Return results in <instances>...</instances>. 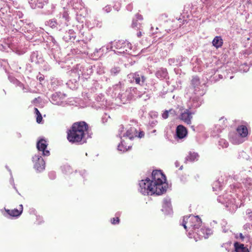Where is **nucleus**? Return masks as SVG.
I'll list each match as a JSON object with an SVG mask.
<instances>
[{
    "label": "nucleus",
    "mask_w": 252,
    "mask_h": 252,
    "mask_svg": "<svg viewBox=\"0 0 252 252\" xmlns=\"http://www.w3.org/2000/svg\"><path fill=\"white\" fill-rule=\"evenodd\" d=\"M88 128V125L84 122L74 123L67 132V138L72 143L82 144L86 142L88 137L86 132Z\"/></svg>",
    "instance_id": "f257e3e1"
},
{
    "label": "nucleus",
    "mask_w": 252,
    "mask_h": 252,
    "mask_svg": "<svg viewBox=\"0 0 252 252\" xmlns=\"http://www.w3.org/2000/svg\"><path fill=\"white\" fill-rule=\"evenodd\" d=\"M201 223V220L198 216L189 215L184 218L182 225L186 231L188 232V236L189 238L193 237L195 241H197V239L194 234L199 229Z\"/></svg>",
    "instance_id": "f03ea898"
},
{
    "label": "nucleus",
    "mask_w": 252,
    "mask_h": 252,
    "mask_svg": "<svg viewBox=\"0 0 252 252\" xmlns=\"http://www.w3.org/2000/svg\"><path fill=\"white\" fill-rule=\"evenodd\" d=\"M150 180L158 191V195H160L166 191L167 184L165 182V176L160 170H154Z\"/></svg>",
    "instance_id": "7ed1b4c3"
},
{
    "label": "nucleus",
    "mask_w": 252,
    "mask_h": 252,
    "mask_svg": "<svg viewBox=\"0 0 252 252\" xmlns=\"http://www.w3.org/2000/svg\"><path fill=\"white\" fill-rule=\"evenodd\" d=\"M139 191L144 195H158V191L153 186V183L149 178L142 180L139 183Z\"/></svg>",
    "instance_id": "20e7f679"
},
{
    "label": "nucleus",
    "mask_w": 252,
    "mask_h": 252,
    "mask_svg": "<svg viewBox=\"0 0 252 252\" xmlns=\"http://www.w3.org/2000/svg\"><path fill=\"white\" fill-rule=\"evenodd\" d=\"M237 134L231 138V141L234 144H239L243 142L242 138L245 137L248 135V129L246 126H240L237 128Z\"/></svg>",
    "instance_id": "39448f33"
},
{
    "label": "nucleus",
    "mask_w": 252,
    "mask_h": 252,
    "mask_svg": "<svg viewBox=\"0 0 252 252\" xmlns=\"http://www.w3.org/2000/svg\"><path fill=\"white\" fill-rule=\"evenodd\" d=\"M199 93L195 94L194 93L189 99L187 102V106L190 110H195L200 107L203 103V100Z\"/></svg>",
    "instance_id": "423d86ee"
},
{
    "label": "nucleus",
    "mask_w": 252,
    "mask_h": 252,
    "mask_svg": "<svg viewBox=\"0 0 252 252\" xmlns=\"http://www.w3.org/2000/svg\"><path fill=\"white\" fill-rule=\"evenodd\" d=\"M137 92V90L136 88L131 87L127 89L123 94H119V96L123 103H125L126 101H129L136 96Z\"/></svg>",
    "instance_id": "0eeeda50"
},
{
    "label": "nucleus",
    "mask_w": 252,
    "mask_h": 252,
    "mask_svg": "<svg viewBox=\"0 0 252 252\" xmlns=\"http://www.w3.org/2000/svg\"><path fill=\"white\" fill-rule=\"evenodd\" d=\"M75 71L77 73L79 77L82 76L85 79L89 78L93 73V70L90 66L88 67L80 64L76 65Z\"/></svg>",
    "instance_id": "6e6552de"
},
{
    "label": "nucleus",
    "mask_w": 252,
    "mask_h": 252,
    "mask_svg": "<svg viewBox=\"0 0 252 252\" xmlns=\"http://www.w3.org/2000/svg\"><path fill=\"white\" fill-rule=\"evenodd\" d=\"M128 76L129 79H131V82H135L140 86L144 85L146 79L145 76L139 72L129 74Z\"/></svg>",
    "instance_id": "1a4fd4ad"
},
{
    "label": "nucleus",
    "mask_w": 252,
    "mask_h": 252,
    "mask_svg": "<svg viewBox=\"0 0 252 252\" xmlns=\"http://www.w3.org/2000/svg\"><path fill=\"white\" fill-rule=\"evenodd\" d=\"M32 161L34 162V168L38 171L41 172L45 168V161L39 155H35L32 158Z\"/></svg>",
    "instance_id": "9d476101"
},
{
    "label": "nucleus",
    "mask_w": 252,
    "mask_h": 252,
    "mask_svg": "<svg viewBox=\"0 0 252 252\" xmlns=\"http://www.w3.org/2000/svg\"><path fill=\"white\" fill-rule=\"evenodd\" d=\"M13 39L12 38L4 39L3 41H0V50L8 52V49L14 50L16 49V45L13 43Z\"/></svg>",
    "instance_id": "9b49d317"
},
{
    "label": "nucleus",
    "mask_w": 252,
    "mask_h": 252,
    "mask_svg": "<svg viewBox=\"0 0 252 252\" xmlns=\"http://www.w3.org/2000/svg\"><path fill=\"white\" fill-rule=\"evenodd\" d=\"M65 95L60 92L53 94L51 97L50 101L55 105H62L63 104V100Z\"/></svg>",
    "instance_id": "f8f14e48"
},
{
    "label": "nucleus",
    "mask_w": 252,
    "mask_h": 252,
    "mask_svg": "<svg viewBox=\"0 0 252 252\" xmlns=\"http://www.w3.org/2000/svg\"><path fill=\"white\" fill-rule=\"evenodd\" d=\"M191 86L193 87L194 89V93L195 94H197L199 93V94L200 95H203L205 92L203 90H201L200 89V81L199 79L197 76L193 77L191 81Z\"/></svg>",
    "instance_id": "ddd939ff"
},
{
    "label": "nucleus",
    "mask_w": 252,
    "mask_h": 252,
    "mask_svg": "<svg viewBox=\"0 0 252 252\" xmlns=\"http://www.w3.org/2000/svg\"><path fill=\"white\" fill-rule=\"evenodd\" d=\"M189 110V109H186L180 116V119L188 125L191 124L192 115L194 113V112H191Z\"/></svg>",
    "instance_id": "4468645a"
},
{
    "label": "nucleus",
    "mask_w": 252,
    "mask_h": 252,
    "mask_svg": "<svg viewBox=\"0 0 252 252\" xmlns=\"http://www.w3.org/2000/svg\"><path fill=\"white\" fill-rule=\"evenodd\" d=\"M47 146V141L43 139L39 140L36 144V147L38 150L42 152V155L44 156H48L50 155L49 151L46 150Z\"/></svg>",
    "instance_id": "2eb2a0df"
},
{
    "label": "nucleus",
    "mask_w": 252,
    "mask_h": 252,
    "mask_svg": "<svg viewBox=\"0 0 252 252\" xmlns=\"http://www.w3.org/2000/svg\"><path fill=\"white\" fill-rule=\"evenodd\" d=\"M57 3L53 0H50L43 8V13L45 15L52 14L55 10Z\"/></svg>",
    "instance_id": "dca6fc26"
},
{
    "label": "nucleus",
    "mask_w": 252,
    "mask_h": 252,
    "mask_svg": "<svg viewBox=\"0 0 252 252\" xmlns=\"http://www.w3.org/2000/svg\"><path fill=\"white\" fill-rule=\"evenodd\" d=\"M195 233L198 236L199 239L202 238L207 239L212 234L213 231L210 228H201L200 229H198Z\"/></svg>",
    "instance_id": "f3484780"
},
{
    "label": "nucleus",
    "mask_w": 252,
    "mask_h": 252,
    "mask_svg": "<svg viewBox=\"0 0 252 252\" xmlns=\"http://www.w3.org/2000/svg\"><path fill=\"white\" fill-rule=\"evenodd\" d=\"M67 2L76 10H82L85 8V4L81 0H68Z\"/></svg>",
    "instance_id": "a211bd4d"
},
{
    "label": "nucleus",
    "mask_w": 252,
    "mask_h": 252,
    "mask_svg": "<svg viewBox=\"0 0 252 252\" xmlns=\"http://www.w3.org/2000/svg\"><path fill=\"white\" fill-rule=\"evenodd\" d=\"M187 129L183 126L179 125L177 127L176 131L177 138L183 139L187 136Z\"/></svg>",
    "instance_id": "6ab92c4d"
},
{
    "label": "nucleus",
    "mask_w": 252,
    "mask_h": 252,
    "mask_svg": "<svg viewBox=\"0 0 252 252\" xmlns=\"http://www.w3.org/2000/svg\"><path fill=\"white\" fill-rule=\"evenodd\" d=\"M162 211L164 212L165 214L168 215L172 212V208L171 205V200L169 198H165L163 200Z\"/></svg>",
    "instance_id": "aec40b11"
},
{
    "label": "nucleus",
    "mask_w": 252,
    "mask_h": 252,
    "mask_svg": "<svg viewBox=\"0 0 252 252\" xmlns=\"http://www.w3.org/2000/svg\"><path fill=\"white\" fill-rule=\"evenodd\" d=\"M234 246L235 252H250L248 244L244 246V244L236 242L234 243Z\"/></svg>",
    "instance_id": "412c9836"
},
{
    "label": "nucleus",
    "mask_w": 252,
    "mask_h": 252,
    "mask_svg": "<svg viewBox=\"0 0 252 252\" xmlns=\"http://www.w3.org/2000/svg\"><path fill=\"white\" fill-rule=\"evenodd\" d=\"M125 41L123 40H119L117 41H114L111 43V45L110 46V49L111 50H113V48L118 50L117 51V53H119V51H122L123 49V46L125 44Z\"/></svg>",
    "instance_id": "4be33fe9"
},
{
    "label": "nucleus",
    "mask_w": 252,
    "mask_h": 252,
    "mask_svg": "<svg viewBox=\"0 0 252 252\" xmlns=\"http://www.w3.org/2000/svg\"><path fill=\"white\" fill-rule=\"evenodd\" d=\"M137 131L134 127H130L127 129L126 132L125 133L123 136L128 137L129 139L131 140L134 137L137 136Z\"/></svg>",
    "instance_id": "5701e85b"
},
{
    "label": "nucleus",
    "mask_w": 252,
    "mask_h": 252,
    "mask_svg": "<svg viewBox=\"0 0 252 252\" xmlns=\"http://www.w3.org/2000/svg\"><path fill=\"white\" fill-rule=\"evenodd\" d=\"M156 75L158 78L161 80L166 78L168 75L167 69L163 68L159 69L156 72Z\"/></svg>",
    "instance_id": "b1692460"
},
{
    "label": "nucleus",
    "mask_w": 252,
    "mask_h": 252,
    "mask_svg": "<svg viewBox=\"0 0 252 252\" xmlns=\"http://www.w3.org/2000/svg\"><path fill=\"white\" fill-rule=\"evenodd\" d=\"M198 155L196 153L190 152L185 158V162H193L198 159Z\"/></svg>",
    "instance_id": "393cba45"
},
{
    "label": "nucleus",
    "mask_w": 252,
    "mask_h": 252,
    "mask_svg": "<svg viewBox=\"0 0 252 252\" xmlns=\"http://www.w3.org/2000/svg\"><path fill=\"white\" fill-rule=\"evenodd\" d=\"M132 45L128 41H125V44L123 46V49L122 51H119V53L124 54L127 53L129 54H131Z\"/></svg>",
    "instance_id": "a878e982"
},
{
    "label": "nucleus",
    "mask_w": 252,
    "mask_h": 252,
    "mask_svg": "<svg viewBox=\"0 0 252 252\" xmlns=\"http://www.w3.org/2000/svg\"><path fill=\"white\" fill-rule=\"evenodd\" d=\"M20 207L21 210H19L17 209H14L12 210H6V211L11 216L18 217V216H19L21 214L22 211H23V205H20Z\"/></svg>",
    "instance_id": "bb28decb"
},
{
    "label": "nucleus",
    "mask_w": 252,
    "mask_h": 252,
    "mask_svg": "<svg viewBox=\"0 0 252 252\" xmlns=\"http://www.w3.org/2000/svg\"><path fill=\"white\" fill-rule=\"evenodd\" d=\"M223 43V40L220 36H216L212 41V44L217 48L220 47Z\"/></svg>",
    "instance_id": "cd10ccee"
},
{
    "label": "nucleus",
    "mask_w": 252,
    "mask_h": 252,
    "mask_svg": "<svg viewBox=\"0 0 252 252\" xmlns=\"http://www.w3.org/2000/svg\"><path fill=\"white\" fill-rule=\"evenodd\" d=\"M223 184V180L222 179H219L218 181L215 182L213 185V189L214 191H218L221 190V188Z\"/></svg>",
    "instance_id": "c85d7f7f"
},
{
    "label": "nucleus",
    "mask_w": 252,
    "mask_h": 252,
    "mask_svg": "<svg viewBox=\"0 0 252 252\" xmlns=\"http://www.w3.org/2000/svg\"><path fill=\"white\" fill-rule=\"evenodd\" d=\"M121 71V67L119 65H115L110 69V73L112 76H116L120 73Z\"/></svg>",
    "instance_id": "c756f323"
},
{
    "label": "nucleus",
    "mask_w": 252,
    "mask_h": 252,
    "mask_svg": "<svg viewBox=\"0 0 252 252\" xmlns=\"http://www.w3.org/2000/svg\"><path fill=\"white\" fill-rule=\"evenodd\" d=\"M64 38L66 40H74L75 38V33L72 30H70L64 35Z\"/></svg>",
    "instance_id": "7c9ffc66"
},
{
    "label": "nucleus",
    "mask_w": 252,
    "mask_h": 252,
    "mask_svg": "<svg viewBox=\"0 0 252 252\" xmlns=\"http://www.w3.org/2000/svg\"><path fill=\"white\" fill-rule=\"evenodd\" d=\"M242 242L246 243V245L248 244L249 248H251L252 246V238L250 237V235H245V238H244V239L242 240Z\"/></svg>",
    "instance_id": "2f4dec72"
},
{
    "label": "nucleus",
    "mask_w": 252,
    "mask_h": 252,
    "mask_svg": "<svg viewBox=\"0 0 252 252\" xmlns=\"http://www.w3.org/2000/svg\"><path fill=\"white\" fill-rule=\"evenodd\" d=\"M45 24L46 25L48 26L51 28L53 29L57 27V26L58 25V23L55 19H52L46 21L45 22Z\"/></svg>",
    "instance_id": "473e14b6"
},
{
    "label": "nucleus",
    "mask_w": 252,
    "mask_h": 252,
    "mask_svg": "<svg viewBox=\"0 0 252 252\" xmlns=\"http://www.w3.org/2000/svg\"><path fill=\"white\" fill-rule=\"evenodd\" d=\"M125 144L124 140L121 141V144L118 146V150L123 152L127 151L129 149V146L125 145Z\"/></svg>",
    "instance_id": "72a5a7b5"
},
{
    "label": "nucleus",
    "mask_w": 252,
    "mask_h": 252,
    "mask_svg": "<svg viewBox=\"0 0 252 252\" xmlns=\"http://www.w3.org/2000/svg\"><path fill=\"white\" fill-rule=\"evenodd\" d=\"M13 81H14V83H15L17 86L22 89L24 92H28L30 91L29 88L28 87H25L22 83H21L17 79L14 78L13 79Z\"/></svg>",
    "instance_id": "f704fd0d"
},
{
    "label": "nucleus",
    "mask_w": 252,
    "mask_h": 252,
    "mask_svg": "<svg viewBox=\"0 0 252 252\" xmlns=\"http://www.w3.org/2000/svg\"><path fill=\"white\" fill-rule=\"evenodd\" d=\"M64 11L62 15V18L63 19V24L64 26H67V22L69 21V16L67 12L65 11L64 8H63Z\"/></svg>",
    "instance_id": "c9c22d12"
},
{
    "label": "nucleus",
    "mask_w": 252,
    "mask_h": 252,
    "mask_svg": "<svg viewBox=\"0 0 252 252\" xmlns=\"http://www.w3.org/2000/svg\"><path fill=\"white\" fill-rule=\"evenodd\" d=\"M31 60L32 63H37L39 62L38 59V53L37 52H33L31 56Z\"/></svg>",
    "instance_id": "e433bc0d"
},
{
    "label": "nucleus",
    "mask_w": 252,
    "mask_h": 252,
    "mask_svg": "<svg viewBox=\"0 0 252 252\" xmlns=\"http://www.w3.org/2000/svg\"><path fill=\"white\" fill-rule=\"evenodd\" d=\"M29 3L32 9L38 8V0H29Z\"/></svg>",
    "instance_id": "4c0bfd02"
},
{
    "label": "nucleus",
    "mask_w": 252,
    "mask_h": 252,
    "mask_svg": "<svg viewBox=\"0 0 252 252\" xmlns=\"http://www.w3.org/2000/svg\"><path fill=\"white\" fill-rule=\"evenodd\" d=\"M34 112L36 114V115H37L36 122L37 123L39 124L41 122V121L42 120V117L37 108H34Z\"/></svg>",
    "instance_id": "58836bf2"
},
{
    "label": "nucleus",
    "mask_w": 252,
    "mask_h": 252,
    "mask_svg": "<svg viewBox=\"0 0 252 252\" xmlns=\"http://www.w3.org/2000/svg\"><path fill=\"white\" fill-rule=\"evenodd\" d=\"M50 0H38V8H43Z\"/></svg>",
    "instance_id": "ea45409f"
},
{
    "label": "nucleus",
    "mask_w": 252,
    "mask_h": 252,
    "mask_svg": "<svg viewBox=\"0 0 252 252\" xmlns=\"http://www.w3.org/2000/svg\"><path fill=\"white\" fill-rule=\"evenodd\" d=\"M219 145L221 146L222 148H226L228 145V143L225 139H220L219 141Z\"/></svg>",
    "instance_id": "a19ab883"
},
{
    "label": "nucleus",
    "mask_w": 252,
    "mask_h": 252,
    "mask_svg": "<svg viewBox=\"0 0 252 252\" xmlns=\"http://www.w3.org/2000/svg\"><path fill=\"white\" fill-rule=\"evenodd\" d=\"M180 62L178 61V60L177 59H175L174 58L172 59H169L168 60V63L170 65H177L178 63H179Z\"/></svg>",
    "instance_id": "79ce46f5"
},
{
    "label": "nucleus",
    "mask_w": 252,
    "mask_h": 252,
    "mask_svg": "<svg viewBox=\"0 0 252 252\" xmlns=\"http://www.w3.org/2000/svg\"><path fill=\"white\" fill-rule=\"evenodd\" d=\"M224 224L222 223V231L224 233L228 232L229 228L227 226H226L227 225V223L225 221L223 222Z\"/></svg>",
    "instance_id": "37998d69"
},
{
    "label": "nucleus",
    "mask_w": 252,
    "mask_h": 252,
    "mask_svg": "<svg viewBox=\"0 0 252 252\" xmlns=\"http://www.w3.org/2000/svg\"><path fill=\"white\" fill-rule=\"evenodd\" d=\"M92 22H93V27H98L101 26L100 22L98 20L94 19L92 21Z\"/></svg>",
    "instance_id": "c03bdc74"
},
{
    "label": "nucleus",
    "mask_w": 252,
    "mask_h": 252,
    "mask_svg": "<svg viewBox=\"0 0 252 252\" xmlns=\"http://www.w3.org/2000/svg\"><path fill=\"white\" fill-rule=\"evenodd\" d=\"M120 220L118 217H117L116 218H113L111 219V223L113 224H118L119 223Z\"/></svg>",
    "instance_id": "a18cd8bd"
},
{
    "label": "nucleus",
    "mask_w": 252,
    "mask_h": 252,
    "mask_svg": "<svg viewBox=\"0 0 252 252\" xmlns=\"http://www.w3.org/2000/svg\"><path fill=\"white\" fill-rule=\"evenodd\" d=\"M169 116L168 110H165L162 114V117L163 119H167Z\"/></svg>",
    "instance_id": "49530a36"
},
{
    "label": "nucleus",
    "mask_w": 252,
    "mask_h": 252,
    "mask_svg": "<svg viewBox=\"0 0 252 252\" xmlns=\"http://www.w3.org/2000/svg\"><path fill=\"white\" fill-rule=\"evenodd\" d=\"M124 131V127L123 126L121 125L120 126V127L119 128V136L122 138V132Z\"/></svg>",
    "instance_id": "de8ad7c7"
},
{
    "label": "nucleus",
    "mask_w": 252,
    "mask_h": 252,
    "mask_svg": "<svg viewBox=\"0 0 252 252\" xmlns=\"http://www.w3.org/2000/svg\"><path fill=\"white\" fill-rule=\"evenodd\" d=\"M108 118H110V117L107 116L106 114H105L102 118V123H105L107 122Z\"/></svg>",
    "instance_id": "09e8293b"
},
{
    "label": "nucleus",
    "mask_w": 252,
    "mask_h": 252,
    "mask_svg": "<svg viewBox=\"0 0 252 252\" xmlns=\"http://www.w3.org/2000/svg\"><path fill=\"white\" fill-rule=\"evenodd\" d=\"M168 112L169 113V116L174 117L176 115L175 111L173 109H171L169 110Z\"/></svg>",
    "instance_id": "8fccbe9b"
},
{
    "label": "nucleus",
    "mask_w": 252,
    "mask_h": 252,
    "mask_svg": "<svg viewBox=\"0 0 252 252\" xmlns=\"http://www.w3.org/2000/svg\"><path fill=\"white\" fill-rule=\"evenodd\" d=\"M103 9L105 12L108 13L111 10V7L109 5H107Z\"/></svg>",
    "instance_id": "3c124183"
},
{
    "label": "nucleus",
    "mask_w": 252,
    "mask_h": 252,
    "mask_svg": "<svg viewBox=\"0 0 252 252\" xmlns=\"http://www.w3.org/2000/svg\"><path fill=\"white\" fill-rule=\"evenodd\" d=\"M49 176L51 179H54L56 177V174L54 172H51L49 174Z\"/></svg>",
    "instance_id": "603ef678"
},
{
    "label": "nucleus",
    "mask_w": 252,
    "mask_h": 252,
    "mask_svg": "<svg viewBox=\"0 0 252 252\" xmlns=\"http://www.w3.org/2000/svg\"><path fill=\"white\" fill-rule=\"evenodd\" d=\"M157 123H158V122L157 120H153L150 121L149 124L150 125V126H154L155 125H156L157 124Z\"/></svg>",
    "instance_id": "864d4df0"
},
{
    "label": "nucleus",
    "mask_w": 252,
    "mask_h": 252,
    "mask_svg": "<svg viewBox=\"0 0 252 252\" xmlns=\"http://www.w3.org/2000/svg\"><path fill=\"white\" fill-rule=\"evenodd\" d=\"M138 23H137L136 21L133 20L132 23V28H136L137 27Z\"/></svg>",
    "instance_id": "5fc2aeb1"
},
{
    "label": "nucleus",
    "mask_w": 252,
    "mask_h": 252,
    "mask_svg": "<svg viewBox=\"0 0 252 252\" xmlns=\"http://www.w3.org/2000/svg\"><path fill=\"white\" fill-rule=\"evenodd\" d=\"M126 9L129 11H131L132 9V5L131 4H129L126 6Z\"/></svg>",
    "instance_id": "6e6d98bb"
},
{
    "label": "nucleus",
    "mask_w": 252,
    "mask_h": 252,
    "mask_svg": "<svg viewBox=\"0 0 252 252\" xmlns=\"http://www.w3.org/2000/svg\"><path fill=\"white\" fill-rule=\"evenodd\" d=\"M144 135V132L143 131H140L138 134V137L142 138Z\"/></svg>",
    "instance_id": "4d7b16f0"
},
{
    "label": "nucleus",
    "mask_w": 252,
    "mask_h": 252,
    "mask_svg": "<svg viewBox=\"0 0 252 252\" xmlns=\"http://www.w3.org/2000/svg\"><path fill=\"white\" fill-rule=\"evenodd\" d=\"M136 18L138 20H142V17L141 15L139 14H136Z\"/></svg>",
    "instance_id": "13d9d810"
},
{
    "label": "nucleus",
    "mask_w": 252,
    "mask_h": 252,
    "mask_svg": "<svg viewBox=\"0 0 252 252\" xmlns=\"http://www.w3.org/2000/svg\"><path fill=\"white\" fill-rule=\"evenodd\" d=\"M240 237L241 239V241L245 238V236L243 235L242 233L239 234Z\"/></svg>",
    "instance_id": "bf43d9fd"
},
{
    "label": "nucleus",
    "mask_w": 252,
    "mask_h": 252,
    "mask_svg": "<svg viewBox=\"0 0 252 252\" xmlns=\"http://www.w3.org/2000/svg\"><path fill=\"white\" fill-rule=\"evenodd\" d=\"M137 35L138 37H140L142 35V33L141 32H139L137 33Z\"/></svg>",
    "instance_id": "052dcab7"
},
{
    "label": "nucleus",
    "mask_w": 252,
    "mask_h": 252,
    "mask_svg": "<svg viewBox=\"0 0 252 252\" xmlns=\"http://www.w3.org/2000/svg\"><path fill=\"white\" fill-rule=\"evenodd\" d=\"M175 165L176 167H178L179 166V162L178 161H176L175 162Z\"/></svg>",
    "instance_id": "680f3d73"
},
{
    "label": "nucleus",
    "mask_w": 252,
    "mask_h": 252,
    "mask_svg": "<svg viewBox=\"0 0 252 252\" xmlns=\"http://www.w3.org/2000/svg\"><path fill=\"white\" fill-rule=\"evenodd\" d=\"M52 42H53L54 43H55V42H56V40H55V39L53 37H52Z\"/></svg>",
    "instance_id": "e2e57ef3"
},
{
    "label": "nucleus",
    "mask_w": 252,
    "mask_h": 252,
    "mask_svg": "<svg viewBox=\"0 0 252 252\" xmlns=\"http://www.w3.org/2000/svg\"><path fill=\"white\" fill-rule=\"evenodd\" d=\"M250 154L252 155V147L250 149Z\"/></svg>",
    "instance_id": "0e129e2a"
},
{
    "label": "nucleus",
    "mask_w": 252,
    "mask_h": 252,
    "mask_svg": "<svg viewBox=\"0 0 252 252\" xmlns=\"http://www.w3.org/2000/svg\"><path fill=\"white\" fill-rule=\"evenodd\" d=\"M223 119L221 118L219 120V122L220 123L221 122V121H222Z\"/></svg>",
    "instance_id": "69168bd1"
},
{
    "label": "nucleus",
    "mask_w": 252,
    "mask_h": 252,
    "mask_svg": "<svg viewBox=\"0 0 252 252\" xmlns=\"http://www.w3.org/2000/svg\"><path fill=\"white\" fill-rule=\"evenodd\" d=\"M183 168V166H180L179 169L182 170Z\"/></svg>",
    "instance_id": "338daca9"
},
{
    "label": "nucleus",
    "mask_w": 252,
    "mask_h": 252,
    "mask_svg": "<svg viewBox=\"0 0 252 252\" xmlns=\"http://www.w3.org/2000/svg\"><path fill=\"white\" fill-rule=\"evenodd\" d=\"M154 116H156V117H157L158 114L155 113V114H154Z\"/></svg>",
    "instance_id": "774afa93"
}]
</instances>
